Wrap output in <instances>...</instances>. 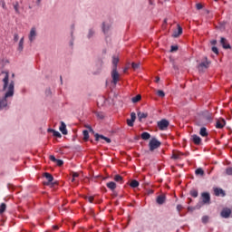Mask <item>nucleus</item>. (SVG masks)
<instances>
[{
  "mask_svg": "<svg viewBox=\"0 0 232 232\" xmlns=\"http://www.w3.org/2000/svg\"><path fill=\"white\" fill-rule=\"evenodd\" d=\"M224 126H226V120L224 119H219L216 122V128L218 130H222V128H224Z\"/></svg>",
  "mask_w": 232,
  "mask_h": 232,
  "instance_id": "ddd939ff",
  "label": "nucleus"
},
{
  "mask_svg": "<svg viewBox=\"0 0 232 232\" xmlns=\"http://www.w3.org/2000/svg\"><path fill=\"white\" fill-rule=\"evenodd\" d=\"M87 128H88V130H89L90 131H92V133H93V129H92L91 126H87Z\"/></svg>",
  "mask_w": 232,
  "mask_h": 232,
  "instance_id": "864d4df0",
  "label": "nucleus"
},
{
  "mask_svg": "<svg viewBox=\"0 0 232 232\" xmlns=\"http://www.w3.org/2000/svg\"><path fill=\"white\" fill-rule=\"evenodd\" d=\"M112 69L117 70V64H119V58L118 57H112Z\"/></svg>",
  "mask_w": 232,
  "mask_h": 232,
  "instance_id": "bb28decb",
  "label": "nucleus"
},
{
  "mask_svg": "<svg viewBox=\"0 0 232 232\" xmlns=\"http://www.w3.org/2000/svg\"><path fill=\"white\" fill-rule=\"evenodd\" d=\"M87 200H88V202H90L91 204H92V203H93V197H92V196L88 197V198H87Z\"/></svg>",
  "mask_w": 232,
  "mask_h": 232,
  "instance_id": "de8ad7c7",
  "label": "nucleus"
},
{
  "mask_svg": "<svg viewBox=\"0 0 232 232\" xmlns=\"http://www.w3.org/2000/svg\"><path fill=\"white\" fill-rule=\"evenodd\" d=\"M130 119L135 122V121L137 120V114L135 112H131Z\"/></svg>",
  "mask_w": 232,
  "mask_h": 232,
  "instance_id": "a19ab883",
  "label": "nucleus"
},
{
  "mask_svg": "<svg viewBox=\"0 0 232 232\" xmlns=\"http://www.w3.org/2000/svg\"><path fill=\"white\" fill-rule=\"evenodd\" d=\"M140 99H142V96H140V94H138V95H136L135 97H133L132 99H131V102H139V101H140Z\"/></svg>",
  "mask_w": 232,
  "mask_h": 232,
  "instance_id": "473e14b6",
  "label": "nucleus"
},
{
  "mask_svg": "<svg viewBox=\"0 0 232 232\" xmlns=\"http://www.w3.org/2000/svg\"><path fill=\"white\" fill-rule=\"evenodd\" d=\"M209 64L210 63L208 61V58H206V61L205 62H201L199 63V65L198 66V70L199 71H202V70H207V68H209Z\"/></svg>",
  "mask_w": 232,
  "mask_h": 232,
  "instance_id": "9b49d317",
  "label": "nucleus"
},
{
  "mask_svg": "<svg viewBox=\"0 0 232 232\" xmlns=\"http://www.w3.org/2000/svg\"><path fill=\"white\" fill-rule=\"evenodd\" d=\"M211 44H213V45L217 44V40L211 41Z\"/></svg>",
  "mask_w": 232,
  "mask_h": 232,
  "instance_id": "5fc2aeb1",
  "label": "nucleus"
},
{
  "mask_svg": "<svg viewBox=\"0 0 232 232\" xmlns=\"http://www.w3.org/2000/svg\"><path fill=\"white\" fill-rule=\"evenodd\" d=\"M44 177L46 179L47 182L44 183L45 186H50L51 182H53V176L48 172L44 173Z\"/></svg>",
  "mask_w": 232,
  "mask_h": 232,
  "instance_id": "9d476101",
  "label": "nucleus"
},
{
  "mask_svg": "<svg viewBox=\"0 0 232 232\" xmlns=\"http://www.w3.org/2000/svg\"><path fill=\"white\" fill-rule=\"evenodd\" d=\"M95 34V31L91 29L88 34V39H92L93 37V34Z\"/></svg>",
  "mask_w": 232,
  "mask_h": 232,
  "instance_id": "4c0bfd02",
  "label": "nucleus"
},
{
  "mask_svg": "<svg viewBox=\"0 0 232 232\" xmlns=\"http://www.w3.org/2000/svg\"><path fill=\"white\" fill-rule=\"evenodd\" d=\"M212 52L214 53H216V55H218V48H217V47H212Z\"/></svg>",
  "mask_w": 232,
  "mask_h": 232,
  "instance_id": "c03bdc74",
  "label": "nucleus"
},
{
  "mask_svg": "<svg viewBox=\"0 0 232 232\" xmlns=\"http://www.w3.org/2000/svg\"><path fill=\"white\" fill-rule=\"evenodd\" d=\"M192 140L194 142V144H200L202 142V139H200L198 135L194 134L192 135Z\"/></svg>",
  "mask_w": 232,
  "mask_h": 232,
  "instance_id": "412c9836",
  "label": "nucleus"
},
{
  "mask_svg": "<svg viewBox=\"0 0 232 232\" xmlns=\"http://www.w3.org/2000/svg\"><path fill=\"white\" fill-rule=\"evenodd\" d=\"M1 75H4V78L2 80L4 82L3 90H6L7 88V92H5L4 98L0 99V110H3V108H6V106H8V101L6 99L8 97H14V90L15 83L14 82V81H11L8 86V80L10 77L8 72L2 71Z\"/></svg>",
  "mask_w": 232,
  "mask_h": 232,
  "instance_id": "f257e3e1",
  "label": "nucleus"
},
{
  "mask_svg": "<svg viewBox=\"0 0 232 232\" xmlns=\"http://www.w3.org/2000/svg\"><path fill=\"white\" fill-rule=\"evenodd\" d=\"M24 48V36H23L20 39L17 50L18 52H23Z\"/></svg>",
  "mask_w": 232,
  "mask_h": 232,
  "instance_id": "aec40b11",
  "label": "nucleus"
},
{
  "mask_svg": "<svg viewBox=\"0 0 232 232\" xmlns=\"http://www.w3.org/2000/svg\"><path fill=\"white\" fill-rule=\"evenodd\" d=\"M14 9L15 11V14H21V11H19V2H15L13 4Z\"/></svg>",
  "mask_w": 232,
  "mask_h": 232,
  "instance_id": "c85d7f7f",
  "label": "nucleus"
},
{
  "mask_svg": "<svg viewBox=\"0 0 232 232\" xmlns=\"http://www.w3.org/2000/svg\"><path fill=\"white\" fill-rule=\"evenodd\" d=\"M160 81V77L157 76L156 77V82H159Z\"/></svg>",
  "mask_w": 232,
  "mask_h": 232,
  "instance_id": "6e6d98bb",
  "label": "nucleus"
},
{
  "mask_svg": "<svg viewBox=\"0 0 232 232\" xmlns=\"http://www.w3.org/2000/svg\"><path fill=\"white\" fill-rule=\"evenodd\" d=\"M133 122H135V121H133L131 119L127 120V124H128V126H130V128H133Z\"/></svg>",
  "mask_w": 232,
  "mask_h": 232,
  "instance_id": "ea45409f",
  "label": "nucleus"
},
{
  "mask_svg": "<svg viewBox=\"0 0 232 232\" xmlns=\"http://www.w3.org/2000/svg\"><path fill=\"white\" fill-rule=\"evenodd\" d=\"M214 194L216 197H226V191L219 188H214Z\"/></svg>",
  "mask_w": 232,
  "mask_h": 232,
  "instance_id": "f8f14e48",
  "label": "nucleus"
},
{
  "mask_svg": "<svg viewBox=\"0 0 232 232\" xmlns=\"http://www.w3.org/2000/svg\"><path fill=\"white\" fill-rule=\"evenodd\" d=\"M214 1H218V0H214Z\"/></svg>",
  "mask_w": 232,
  "mask_h": 232,
  "instance_id": "e2e57ef3",
  "label": "nucleus"
},
{
  "mask_svg": "<svg viewBox=\"0 0 232 232\" xmlns=\"http://www.w3.org/2000/svg\"><path fill=\"white\" fill-rule=\"evenodd\" d=\"M196 8L197 10H202V4H197Z\"/></svg>",
  "mask_w": 232,
  "mask_h": 232,
  "instance_id": "09e8293b",
  "label": "nucleus"
},
{
  "mask_svg": "<svg viewBox=\"0 0 232 232\" xmlns=\"http://www.w3.org/2000/svg\"><path fill=\"white\" fill-rule=\"evenodd\" d=\"M220 217L222 218H229L231 217V208H225L220 212Z\"/></svg>",
  "mask_w": 232,
  "mask_h": 232,
  "instance_id": "0eeeda50",
  "label": "nucleus"
},
{
  "mask_svg": "<svg viewBox=\"0 0 232 232\" xmlns=\"http://www.w3.org/2000/svg\"><path fill=\"white\" fill-rule=\"evenodd\" d=\"M110 28H111V25H110V24L106 25L105 23L102 24L103 34H108V32L110 31Z\"/></svg>",
  "mask_w": 232,
  "mask_h": 232,
  "instance_id": "a878e982",
  "label": "nucleus"
},
{
  "mask_svg": "<svg viewBox=\"0 0 232 232\" xmlns=\"http://www.w3.org/2000/svg\"><path fill=\"white\" fill-rule=\"evenodd\" d=\"M75 179H76V178H73V177H72V182H75V180H76Z\"/></svg>",
  "mask_w": 232,
  "mask_h": 232,
  "instance_id": "bf43d9fd",
  "label": "nucleus"
},
{
  "mask_svg": "<svg viewBox=\"0 0 232 232\" xmlns=\"http://www.w3.org/2000/svg\"><path fill=\"white\" fill-rule=\"evenodd\" d=\"M156 202L160 206H162V204H164V202H166V197L164 195L158 196Z\"/></svg>",
  "mask_w": 232,
  "mask_h": 232,
  "instance_id": "a211bd4d",
  "label": "nucleus"
},
{
  "mask_svg": "<svg viewBox=\"0 0 232 232\" xmlns=\"http://www.w3.org/2000/svg\"><path fill=\"white\" fill-rule=\"evenodd\" d=\"M28 39H29L30 43H34V41H35V39H37V28H35V27L31 28L30 33L28 34Z\"/></svg>",
  "mask_w": 232,
  "mask_h": 232,
  "instance_id": "20e7f679",
  "label": "nucleus"
},
{
  "mask_svg": "<svg viewBox=\"0 0 232 232\" xmlns=\"http://www.w3.org/2000/svg\"><path fill=\"white\" fill-rule=\"evenodd\" d=\"M130 188H139V181L136 179H133L130 183Z\"/></svg>",
  "mask_w": 232,
  "mask_h": 232,
  "instance_id": "7c9ffc66",
  "label": "nucleus"
},
{
  "mask_svg": "<svg viewBox=\"0 0 232 232\" xmlns=\"http://www.w3.org/2000/svg\"><path fill=\"white\" fill-rule=\"evenodd\" d=\"M114 180H115V182H120L121 184L124 183V179L121 175H115Z\"/></svg>",
  "mask_w": 232,
  "mask_h": 232,
  "instance_id": "393cba45",
  "label": "nucleus"
},
{
  "mask_svg": "<svg viewBox=\"0 0 232 232\" xmlns=\"http://www.w3.org/2000/svg\"><path fill=\"white\" fill-rule=\"evenodd\" d=\"M195 173L197 175V177H204V175H206V172L204 171V169H202V168H198L195 170Z\"/></svg>",
  "mask_w": 232,
  "mask_h": 232,
  "instance_id": "4be33fe9",
  "label": "nucleus"
},
{
  "mask_svg": "<svg viewBox=\"0 0 232 232\" xmlns=\"http://www.w3.org/2000/svg\"><path fill=\"white\" fill-rule=\"evenodd\" d=\"M157 94H158L159 97H166V93L164 92V91L159 90L157 92Z\"/></svg>",
  "mask_w": 232,
  "mask_h": 232,
  "instance_id": "e433bc0d",
  "label": "nucleus"
},
{
  "mask_svg": "<svg viewBox=\"0 0 232 232\" xmlns=\"http://www.w3.org/2000/svg\"><path fill=\"white\" fill-rule=\"evenodd\" d=\"M131 66L134 70H139V68H140V63H132Z\"/></svg>",
  "mask_w": 232,
  "mask_h": 232,
  "instance_id": "c9c22d12",
  "label": "nucleus"
},
{
  "mask_svg": "<svg viewBox=\"0 0 232 232\" xmlns=\"http://www.w3.org/2000/svg\"><path fill=\"white\" fill-rule=\"evenodd\" d=\"M138 118L139 121H142V119H147L148 118V113H144V112H138Z\"/></svg>",
  "mask_w": 232,
  "mask_h": 232,
  "instance_id": "cd10ccee",
  "label": "nucleus"
},
{
  "mask_svg": "<svg viewBox=\"0 0 232 232\" xmlns=\"http://www.w3.org/2000/svg\"><path fill=\"white\" fill-rule=\"evenodd\" d=\"M106 187L111 189V191H115L117 189V183L113 181H110L106 183Z\"/></svg>",
  "mask_w": 232,
  "mask_h": 232,
  "instance_id": "f3484780",
  "label": "nucleus"
},
{
  "mask_svg": "<svg viewBox=\"0 0 232 232\" xmlns=\"http://www.w3.org/2000/svg\"><path fill=\"white\" fill-rule=\"evenodd\" d=\"M14 43H17V41H19V34H14Z\"/></svg>",
  "mask_w": 232,
  "mask_h": 232,
  "instance_id": "37998d69",
  "label": "nucleus"
},
{
  "mask_svg": "<svg viewBox=\"0 0 232 232\" xmlns=\"http://www.w3.org/2000/svg\"><path fill=\"white\" fill-rule=\"evenodd\" d=\"M37 3H38V4L41 3V0H37Z\"/></svg>",
  "mask_w": 232,
  "mask_h": 232,
  "instance_id": "052dcab7",
  "label": "nucleus"
},
{
  "mask_svg": "<svg viewBox=\"0 0 232 232\" xmlns=\"http://www.w3.org/2000/svg\"><path fill=\"white\" fill-rule=\"evenodd\" d=\"M201 198L203 204H209V202H211V196L209 195V192H203L201 194Z\"/></svg>",
  "mask_w": 232,
  "mask_h": 232,
  "instance_id": "6e6552de",
  "label": "nucleus"
},
{
  "mask_svg": "<svg viewBox=\"0 0 232 232\" xmlns=\"http://www.w3.org/2000/svg\"><path fill=\"white\" fill-rule=\"evenodd\" d=\"M94 138L97 142H99V140H105L107 144H110L111 142V139L99 133H95Z\"/></svg>",
  "mask_w": 232,
  "mask_h": 232,
  "instance_id": "39448f33",
  "label": "nucleus"
},
{
  "mask_svg": "<svg viewBox=\"0 0 232 232\" xmlns=\"http://www.w3.org/2000/svg\"><path fill=\"white\" fill-rule=\"evenodd\" d=\"M141 139L143 140H149V139H151V134H150L149 132H142Z\"/></svg>",
  "mask_w": 232,
  "mask_h": 232,
  "instance_id": "b1692460",
  "label": "nucleus"
},
{
  "mask_svg": "<svg viewBox=\"0 0 232 232\" xmlns=\"http://www.w3.org/2000/svg\"><path fill=\"white\" fill-rule=\"evenodd\" d=\"M220 44L223 46L225 50H231V45L227 43V40L224 37L220 38Z\"/></svg>",
  "mask_w": 232,
  "mask_h": 232,
  "instance_id": "1a4fd4ad",
  "label": "nucleus"
},
{
  "mask_svg": "<svg viewBox=\"0 0 232 232\" xmlns=\"http://www.w3.org/2000/svg\"><path fill=\"white\" fill-rule=\"evenodd\" d=\"M149 194H150V195L153 194V190L150 189V190H149Z\"/></svg>",
  "mask_w": 232,
  "mask_h": 232,
  "instance_id": "13d9d810",
  "label": "nucleus"
},
{
  "mask_svg": "<svg viewBox=\"0 0 232 232\" xmlns=\"http://www.w3.org/2000/svg\"><path fill=\"white\" fill-rule=\"evenodd\" d=\"M226 173H227V175H232V168H227L226 169Z\"/></svg>",
  "mask_w": 232,
  "mask_h": 232,
  "instance_id": "a18cd8bd",
  "label": "nucleus"
},
{
  "mask_svg": "<svg viewBox=\"0 0 232 232\" xmlns=\"http://www.w3.org/2000/svg\"><path fill=\"white\" fill-rule=\"evenodd\" d=\"M201 220H202L203 224H208V222L209 220V217L204 216Z\"/></svg>",
  "mask_w": 232,
  "mask_h": 232,
  "instance_id": "58836bf2",
  "label": "nucleus"
},
{
  "mask_svg": "<svg viewBox=\"0 0 232 232\" xmlns=\"http://www.w3.org/2000/svg\"><path fill=\"white\" fill-rule=\"evenodd\" d=\"M161 142L157 140V138H151L149 142L150 151H155V150H159V147L161 146Z\"/></svg>",
  "mask_w": 232,
  "mask_h": 232,
  "instance_id": "f03ea898",
  "label": "nucleus"
},
{
  "mask_svg": "<svg viewBox=\"0 0 232 232\" xmlns=\"http://www.w3.org/2000/svg\"><path fill=\"white\" fill-rule=\"evenodd\" d=\"M47 131L48 133H53V137H57L58 139H61V137H63V135H61V132L53 129H48Z\"/></svg>",
  "mask_w": 232,
  "mask_h": 232,
  "instance_id": "6ab92c4d",
  "label": "nucleus"
},
{
  "mask_svg": "<svg viewBox=\"0 0 232 232\" xmlns=\"http://www.w3.org/2000/svg\"><path fill=\"white\" fill-rule=\"evenodd\" d=\"M190 195H191V197H193L194 198H197V197H198V190H197V189H192V190H190Z\"/></svg>",
  "mask_w": 232,
  "mask_h": 232,
  "instance_id": "72a5a7b5",
  "label": "nucleus"
},
{
  "mask_svg": "<svg viewBox=\"0 0 232 232\" xmlns=\"http://www.w3.org/2000/svg\"><path fill=\"white\" fill-rule=\"evenodd\" d=\"M180 35H182V27L180 26V24H178V30H175L172 34V37H180Z\"/></svg>",
  "mask_w": 232,
  "mask_h": 232,
  "instance_id": "2eb2a0df",
  "label": "nucleus"
},
{
  "mask_svg": "<svg viewBox=\"0 0 232 232\" xmlns=\"http://www.w3.org/2000/svg\"><path fill=\"white\" fill-rule=\"evenodd\" d=\"M53 229H55V231H57V229H59V227L58 226H54Z\"/></svg>",
  "mask_w": 232,
  "mask_h": 232,
  "instance_id": "4d7b16f0",
  "label": "nucleus"
},
{
  "mask_svg": "<svg viewBox=\"0 0 232 232\" xmlns=\"http://www.w3.org/2000/svg\"><path fill=\"white\" fill-rule=\"evenodd\" d=\"M121 74H119V72L117 71V69H112L111 71V78H112V82L114 84H117V82H119Z\"/></svg>",
  "mask_w": 232,
  "mask_h": 232,
  "instance_id": "423d86ee",
  "label": "nucleus"
},
{
  "mask_svg": "<svg viewBox=\"0 0 232 232\" xmlns=\"http://www.w3.org/2000/svg\"><path fill=\"white\" fill-rule=\"evenodd\" d=\"M168 126H169V121L166 119L158 121V128L161 131H164V130H168Z\"/></svg>",
  "mask_w": 232,
  "mask_h": 232,
  "instance_id": "7ed1b4c3",
  "label": "nucleus"
},
{
  "mask_svg": "<svg viewBox=\"0 0 232 232\" xmlns=\"http://www.w3.org/2000/svg\"><path fill=\"white\" fill-rule=\"evenodd\" d=\"M72 178L73 179L79 178V172H72Z\"/></svg>",
  "mask_w": 232,
  "mask_h": 232,
  "instance_id": "8fccbe9b",
  "label": "nucleus"
},
{
  "mask_svg": "<svg viewBox=\"0 0 232 232\" xmlns=\"http://www.w3.org/2000/svg\"><path fill=\"white\" fill-rule=\"evenodd\" d=\"M177 209L178 211H182V205H178Z\"/></svg>",
  "mask_w": 232,
  "mask_h": 232,
  "instance_id": "3c124183",
  "label": "nucleus"
},
{
  "mask_svg": "<svg viewBox=\"0 0 232 232\" xmlns=\"http://www.w3.org/2000/svg\"><path fill=\"white\" fill-rule=\"evenodd\" d=\"M97 116L100 118V119H104V115L101 114V113H98Z\"/></svg>",
  "mask_w": 232,
  "mask_h": 232,
  "instance_id": "603ef678",
  "label": "nucleus"
},
{
  "mask_svg": "<svg viewBox=\"0 0 232 232\" xmlns=\"http://www.w3.org/2000/svg\"><path fill=\"white\" fill-rule=\"evenodd\" d=\"M82 135H83V140L87 141L90 139V132H88V130H83Z\"/></svg>",
  "mask_w": 232,
  "mask_h": 232,
  "instance_id": "c756f323",
  "label": "nucleus"
},
{
  "mask_svg": "<svg viewBox=\"0 0 232 232\" xmlns=\"http://www.w3.org/2000/svg\"><path fill=\"white\" fill-rule=\"evenodd\" d=\"M60 79H61V81L63 82V77H61Z\"/></svg>",
  "mask_w": 232,
  "mask_h": 232,
  "instance_id": "680f3d73",
  "label": "nucleus"
},
{
  "mask_svg": "<svg viewBox=\"0 0 232 232\" xmlns=\"http://www.w3.org/2000/svg\"><path fill=\"white\" fill-rule=\"evenodd\" d=\"M5 211H6V204L2 203L0 205V215H3V213H5Z\"/></svg>",
  "mask_w": 232,
  "mask_h": 232,
  "instance_id": "2f4dec72",
  "label": "nucleus"
},
{
  "mask_svg": "<svg viewBox=\"0 0 232 232\" xmlns=\"http://www.w3.org/2000/svg\"><path fill=\"white\" fill-rule=\"evenodd\" d=\"M199 135H201V137H208V129H206V127H202L199 130Z\"/></svg>",
  "mask_w": 232,
  "mask_h": 232,
  "instance_id": "5701e85b",
  "label": "nucleus"
},
{
  "mask_svg": "<svg viewBox=\"0 0 232 232\" xmlns=\"http://www.w3.org/2000/svg\"><path fill=\"white\" fill-rule=\"evenodd\" d=\"M59 130L63 133V135H68V130H66V123H64V121H61V126Z\"/></svg>",
  "mask_w": 232,
  "mask_h": 232,
  "instance_id": "dca6fc26",
  "label": "nucleus"
},
{
  "mask_svg": "<svg viewBox=\"0 0 232 232\" xmlns=\"http://www.w3.org/2000/svg\"><path fill=\"white\" fill-rule=\"evenodd\" d=\"M180 155H182V152L173 153L172 159H174L175 160H179V159H180Z\"/></svg>",
  "mask_w": 232,
  "mask_h": 232,
  "instance_id": "f704fd0d",
  "label": "nucleus"
},
{
  "mask_svg": "<svg viewBox=\"0 0 232 232\" xmlns=\"http://www.w3.org/2000/svg\"><path fill=\"white\" fill-rule=\"evenodd\" d=\"M49 159L50 160H52V162H55L57 166H63L64 164V161H63V160H57L53 155H51Z\"/></svg>",
  "mask_w": 232,
  "mask_h": 232,
  "instance_id": "4468645a",
  "label": "nucleus"
},
{
  "mask_svg": "<svg viewBox=\"0 0 232 232\" xmlns=\"http://www.w3.org/2000/svg\"><path fill=\"white\" fill-rule=\"evenodd\" d=\"M205 119L206 121H208V122H211V121H213V118L211 117V115L206 116Z\"/></svg>",
  "mask_w": 232,
  "mask_h": 232,
  "instance_id": "49530a36",
  "label": "nucleus"
},
{
  "mask_svg": "<svg viewBox=\"0 0 232 232\" xmlns=\"http://www.w3.org/2000/svg\"><path fill=\"white\" fill-rule=\"evenodd\" d=\"M179 50V46L177 45H171L170 52H177Z\"/></svg>",
  "mask_w": 232,
  "mask_h": 232,
  "instance_id": "79ce46f5",
  "label": "nucleus"
}]
</instances>
